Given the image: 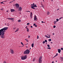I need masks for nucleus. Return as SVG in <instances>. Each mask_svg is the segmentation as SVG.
Listing matches in <instances>:
<instances>
[{
	"label": "nucleus",
	"instance_id": "nucleus-43",
	"mask_svg": "<svg viewBox=\"0 0 63 63\" xmlns=\"http://www.w3.org/2000/svg\"><path fill=\"white\" fill-rule=\"evenodd\" d=\"M48 36H50L51 35H50L49 34L48 35Z\"/></svg>",
	"mask_w": 63,
	"mask_h": 63
},
{
	"label": "nucleus",
	"instance_id": "nucleus-46",
	"mask_svg": "<svg viewBox=\"0 0 63 63\" xmlns=\"http://www.w3.org/2000/svg\"><path fill=\"white\" fill-rule=\"evenodd\" d=\"M50 36H49L47 38H50Z\"/></svg>",
	"mask_w": 63,
	"mask_h": 63
},
{
	"label": "nucleus",
	"instance_id": "nucleus-31",
	"mask_svg": "<svg viewBox=\"0 0 63 63\" xmlns=\"http://www.w3.org/2000/svg\"><path fill=\"white\" fill-rule=\"evenodd\" d=\"M45 37H46V38H48V36H47V35H45Z\"/></svg>",
	"mask_w": 63,
	"mask_h": 63
},
{
	"label": "nucleus",
	"instance_id": "nucleus-13",
	"mask_svg": "<svg viewBox=\"0 0 63 63\" xmlns=\"http://www.w3.org/2000/svg\"><path fill=\"white\" fill-rule=\"evenodd\" d=\"M24 57L25 59H26V58H27V55H25L24 56Z\"/></svg>",
	"mask_w": 63,
	"mask_h": 63
},
{
	"label": "nucleus",
	"instance_id": "nucleus-19",
	"mask_svg": "<svg viewBox=\"0 0 63 63\" xmlns=\"http://www.w3.org/2000/svg\"><path fill=\"white\" fill-rule=\"evenodd\" d=\"M36 25V24H33V26L34 25L35 27H37V25Z\"/></svg>",
	"mask_w": 63,
	"mask_h": 63
},
{
	"label": "nucleus",
	"instance_id": "nucleus-52",
	"mask_svg": "<svg viewBox=\"0 0 63 63\" xmlns=\"http://www.w3.org/2000/svg\"><path fill=\"white\" fill-rule=\"evenodd\" d=\"M0 10H3V9H1Z\"/></svg>",
	"mask_w": 63,
	"mask_h": 63
},
{
	"label": "nucleus",
	"instance_id": "nucleus-28",
	"mask_svg": "<svg viewBox=\"0 0 63 63\" xmlns=\"http://www.w3.org/2000/svg\"><path fill=\"white\" fill-rule=\"evenodd\" d=\"M56 20H57V21H57H57H59V19H57Z\"/></svg>",
	"mask_w": 63,
	"mask_h": 63
},
{
	"label": "nucleus",
	"instance_id": "nucleus-50",
	"mask_svg": "<svg viewBox=\"0 0 63 63\" xmlns=\"http://www.w3.org/2000/svg\"><path fill=\"white\" fill-rule=\"evenodd\" d=\"M52 63H54V61H53L52 62Z\"/></svg>",
	"mask_w": 63,
	"mask_h": 63
},
{
	"label": "nucleus",
	"instance_id": "nucleus-20",
	"mask_svg": "<svg viewBox=\"0 0 63 63\" xmlns=\"http://www.w3.org/2000/svg\"><path fill=\"white\" fill-rule=\"evenodd\" d=\"M27 29V32H29V29L27 28L26 29Z\"/></svg>",
	"mask_w": 63,
	"mask_h": 63
},
{
	"label": "nucleus",
	"instance_id": "nucleus-2",
	"mask_svg": "<svg viewBox=\"0 0 63 63\" xmlns=\"http://www.w3.org/2000/svg\"><path fill=\"white\" fill-rule=\"evenodd\" d=\"M29 53H30V51H29V50L27 49L24 52V54H28Z\"/></svg>",
	"mask_w": 63,
	"mask_h": 63
},
{
	"label": "nucleus",
	"instance_id": "nucleus-42",
	"mask_svg": "<svg viewBox=\"0 0 63 63\" xmlns=\"http://www.w3.org/2000/svg\"><path fill=\"white\" fill-rule=\"evenodd\" d=\"M26 41L27 42H28V40H27Z\"/></svg>",
	"mask_w": 63,
	"mask_h": 63
},
{
	"label": "nucleus",
	"instance_id": "nucleus-38",
	"mask_svg": "<svg viewBox=\"0 0 63 63\" xmlns=\"http://www.w3.org/2000/svg\"><path fill=\"white\" fill-rule=\"evenodd\" d=\"M29 24H30V23H27V25H29Z\"/></svg>",
	"mask_w": 63,
	"mask_h": 63
},
{
	"label": "nucleus",
	"instance_id": "nucleus-63",
	"mask_svg": "<svg viewBox=\"0 0 63 63\" xmlns=\"http://www.w3.org/2000/svg\"><path fill=\"white\" fill-rule=\"evenodd\" d=\"M11 3V2H9V3Z\"/></svg>",
	"mask_w": 63,
	"mask_h": 63
},
{
	"label": "nucleus",
	"instance_id": "nucleus-12",
	"mask_svg": "<svg viewBox=\"0 0 63 63\" xmlns=\"http://www.w3.org/2000/svg\"><path fill=\"white\" fill-rule=\"evenodd\" d=\"M11 54H13V53H14V51H13V50H11Z\"/></svg>",
	"mask_w": 63,
	"mask_h": 63
},
{
	"label": "nucleus",
	"instance_id": "nucleus-17",
	"mask_svg": "<svg viewBox=\"0 0 63 63\" xmlns=\"http://www.w3.org/2000/svg\"><path fill=\"white\" fill-rule=\"evenodd\" d=\"M32 47H34V43H33L32 44Z\"/></svg>",
	"mask_w": 63,
	"mask_h": 63
},
{
	"label": "nucleus",
	"instance_id": "nucleus-4",
	"mask_svg": "<svg viewBox=\"0 0 63 63\" xmlns=\"http://www.w3.org/2000/svg\"><path fill=\"white\" fill-rule=\"evenodd\" d=\"M15 6H16V8H19V4H16Z\"/></svg>",
	"mask_w": 63,
	"mask_h": 63
},
{
	"label": "nucleus",
	"instance_id": "nucleus-18",
	"mask_svg": "<svg viewBox=\"0 0 63 63\" xmlns=\"http://www.w3.org/2000/svg\"><path fill=\"white\" fill-rule=\"evenodd\" d=\"M7 1H4L2 2H1L0 3L1 4H4V3H3V2H7Z\"/></svg>",
	"mask_w": 63,
	"mask_h": 63
},
{
	"label": "nucleus",
	"instance_id": "nucleus-40",
	"mask_svg": "<svg viewBox=\"0 0 63 63\" xmlns=\"http://www.w3.org/2000/svg\"><path fill=\"white\" fill-rule=\"evenodd\" d=\"M30 36H28V38H30Z\"/></svg>",
	"mask_w": 63,
	"mask_h": 63
},
{
	"label": "nucleus",
	"instance_id": "nucleus-60",
	"mask_svg": "<svg viewBox=\"0 0 63 63\" xmlns=\"http://www.w3.org/2000/svg\"><path fill=\"white\" fill-rule=\"evenodd\" d=\"M9 25H8L7 26H9Z\"/></svg>",
	"mask_w": 63,
	"mask_h": 63
},
{
	"label": "nucleus",
	"instance_id": "nucleus-64",
	"mask_svg": "<svg viewBox=\"0 0 63 63\" xmlns=\"http://www.w3.org/2000/svg\"><path fill=\"white\" fill-rule=\"evenodd\" d=\"M31 48H30V49H31Z\"/></svg>",
	"mask_w": 63,
	"mask_h": 63
},
{
	"label": "nucleus",
	"instance_id": "nucleus-53",
	"mask_svg": "<svg viewBox=\"0 0 63 63\" xmlns=\"http://www.w3.org/2000/svg\"><path fill=\"white\" fill-rule=\"evenodd\" d=\"M51 44H52L53 43L52 42H51Z\"/></svg>",
	"mask_w": 63,
	"mask_h": 63
},
{
	"label": "nucleus",
	"instance_id": "nucleus-24",
	"mask_svg": "<svg viewBox=\"0 0 63 63\" xmlns=\"http://www.w3.org/2000/svg\"><path fill=\"white\" fill-rule=\"evenodd\" d=\"M18 21L19 22H21V20H19Z\"/></svg>",
	"mask_w": 63,
	"mask_h": 63
},
{
	"label": "nucleus",
	"instance_id": "nucleus-9",
	"mask_svg": "<svg viewBox=\"0 0 63 63\" xmlns=\"http://www.w3.org/2000/svg\"><path fill=\"white\" fill-rule=\"evenodd\" d=\"M7 19H9V20H12V21H14L13 19H14L13 18H7Z\"/></svg>",
	"mask_w": 63,
	"mask_h": 63
},
{
	"label": "nucleus",
	"instance_id": "nucleus-59",
	"mask_svg": "<svg viewBox=\"0 0 63 63\" xmlns=\"http://www.w3.org/2000/svg\"><path fill=\"white\" fill-rule=\"evenodd\" d=\"M26 47H27H27H27V46H26Z\"/></svg>",
	"mask_w": 63,
	"mask_h": 63
},
{
	"label": "nucleus",
	"instance_id": "nucleus-25",
	"mask_svg": "<svg viewBox=\"0 0 63 63\" xmlns=\"http://www.w3.org/2000/svg\"><path fill=\"white\" fill-rule=\"evenodd\" d=\"M41 5L42 6H40L41 7H44V5L43 4H42V3L41 4Z\"/></svg>",
	"mask_w": 63,
	"mask_h": 63
},
{
	"label": "nucleus",
	"instance_id": "nucleus-61",
	"mask_svg": "<svg viewBox=\"0 0 63 63\" xmlns=\"http://www.w3.org/2000/svg\"><path fill=\"white\" fill-rule=\"evenodd\" d=\"M25 40H27V39H25Z\"/></svg>",
	"mask_w": 63,
	"mask_h": 63
},
{
	"label": "nucleus",
	"instance_id": "nucleus-29",
	"mask_svg": "<svg viewBox=\"0 0 63 63\" xmlns=\"http://www.w3.org/2000/svg\"><path fill=\"white\" fill-rule=\"evenodd\" d=\"M48 49H51V48L50 47H48L47 48Z\"/></svg>",
	"mask_w": 63,
	"mask_h": 63
},
{
	"label": "nucleus",
	"instance_id": "nucleus-41",
	"mask_svg": "<svg viewBox=\"0 0 63 63\" xmlns=\"http://www.w3.org/2000/svg\"><path fill=\"white\" fill-rule=\"evenodd\" d=\"M37 39H39V36L37 35Z\"/></svg>",
	"mask_w": 63,
	"mask_h": 63
},
{
	"label": "nucleus",
	"instance_id": "nucleus-35",
	"mask_svg": "<svg viewBox=\"0 0 63 63\" xmlns=\"http://www.w3.org/2000/svg\"><path fill=\"white\" fill-rule=\"evenodd\" d=\"M45 41H44L43 42V44H45Z\"/></svg>",
	"mask_w": 63,
	"mask_h": 63
},
{
	"label": "nucleus",
	"instance_id": "nucleus-3",
	"mask_svg": "<svg viewBox=\"0 0 63 63\" xmlns=\"http://www.w3.org/2000/svg\"><path fill=\"white\" fill-rule=\"evenodd\" d=\"M43 58V57L41 56L39 58V63H42V59Z\"/></svg>",
	"mask_w": 63,
	"mask_h": 63
},
{
	"label": "nucleus",
	"instance_id": "nucleus-30",
	"mask_svg": "<svg viewBox=\"0 0 63 63\" xmlns=\"http://www.w3.org/2000/svg\"><path fill=\"white\" fill-rule=\"evenodd\" d=\"M47 46L48 47H50V46L48 44L47 45Z\"/></svg>",
	"mask_w": 63,
	"mask_h": 63
},
{
	"label": "nucleus",
	"instance_id": "nucleus-49",
	"mask_svg": "<svg viewBox=\"0 0 63 63\" xmlns=\"http://www.w3.org/2000/svg\"><path fill=\"white\" fill-rule=\"evenodd\" d=\"M26 12H30V11H27Z\"/></svg>",
	"mask_w": 63,
	"mask_h": 63
},
{
	"label": "nucleus",
	"instance_id": "nucleus-7",
	"mask_svg": "<svg viewBox=\"0 0 63 63\" xmlns=\"http://www.w3.org/2000/svg\"><path fill=\"white\" fill-rule=\"evenodd\" d=\"M34 19V20H37V17H36V15L35 16Z\"/></svg>",
	"mask_w": 63,
	"mask_h": 63
},
{
	"label": "nucleus",
	"instance_id": "nucleus-54",
	"mask_svg": "<svg viewBox=\"0 0 63 63\" xmlns=\"http://www.w3.org/2000/svg\"><path fill=\"white\" fill-rule=\"evenodd\" d=\"M52 34H53V35H54V33H53Z\"/></svg>",
	"mask_w": 63,
	"mask_h": 63
},
{
	"label": "nucleus",
	"instance_id": "nucleus-26",
	"mask_svg": "<svg viewBox=\"0 0 63 63\" xmlns=\"http://www.w3.org/2000/svg\"><path fill=\"white\" fill-rule=\"evenodd\" d=\"M35 58H33V61H35Z\"/></svg>",
	"mask_w": 63,
	"mask_h": 63
},
{
	"label": "nucleus",
	"instance_id": "nucleus-11",
	"mask_svg": "<svg viewBox=\"0 0 63 63\" xmlns=\"http://www.w3.org/2000/svg\"><path fill=\"white\" fill-rule=\"evenodd\" d=\"M58 52L59 53H60V52H61V49H58Z\"/></svg>",
	"mask_w": 63,
	"mask_h": 63
},
{
	"label": "nucleus",
	"instance_id": "nucleus-10",
	"mask_svg": "<svg viewBox=\"0 0 63 63\" xmlns=\"http://www.w3.org/2000/svg\"><path fill=\"white\" fill-rule=\"evenodd\" d=\"M21 59H22V60H25L24 58V57L23 56L22 57H21Z\"/></svg>",
	"mask_w": 63,
	"mask_h": 63
},
{
	"label": "nucleus",
	"instance_id": "nucleus-22",
	"mask_svg": "<svg viewBox=\"0 0 63 63\" xmlns=\"http://www.w3.org/2000/svg\"><path fill=\"white\" fill-rule=\"evenodd\" d=\"M19 29H17L15 31V32H17V31H18Z\"/></svg>",
	"mask_w": 63,
	"mask_h": 63
},
{
	"label": "nucleus",
	"instance_id": "nucleus-1",
	"mask_svg": "<svg viewBox=\"0 0 63 63\" xmlns=\"http://www.w3.org/2000/svg\"><path fill=\"white\" fill-rule=\"evenodd\" d=\"M8 27H7L4 28L0 30V36L2 38H4V36L5 32H3V31H5V30H8Z\"/></svg>",
	"mask_w": 63,
	"mask_h": 63
},
{
	"label": "nucleus",
	"instance_id": "nucleus-15",
	"mask_svg": "<svg viewBox=\"0 0 63 63\" xmlns=\"http://www.w3.org/2000/svg\"><path fill=\"white\" fill-rule=\"evenodd\" d=\"M32 13H31L30 17L31 18H32Z\"/></svg>",
	"mask_w": 63,
	"mask_h": 63
},
{
	"label": "nucleus",
	"instance_id": "nucleus-27",
	"mask_svg": "<svg viewBox=\"0 0 63 63\" xmlns=\"http://www.w3.org/2000/svg\"><path fill=\"white\" fill-rule=\"evenodd\" d=\"M21 44H22V46H24V45H23V43L22 42H21Z\"/></svg>",
	"mask_w": 63,
	"mask_h": 63
},
{
	"label": "nucleus",
	"instance_id": "nucleus-44",
	"mask_svg": "<svg viewBox=\"0 0 63 63\" xmlns=\"http://www.w3.org/2000/svg\"><path fill=\"white\" fill-rule=\"evenodd\" d=\"M31 28H33V27L32 26H31Z\"/></svg>",
	"mask_w": 63,
	"mask_h": 63
},
{
	"label": "nucleus",
	"instance_id": "nucleus-55",
	"mask_svg": "<svg viewBox=\"0 0 63 63\" xmlns=\"http://www.w3.org/2000/svg\"><path fill=\"white\" fill-rule=\"evenodd\" d=\"M9 12V11H6V12Z\"/></svg>",
	"mask_w": 63,
	"mask_h": 63
},
{
	"label": "nucleus",
	"instance_id": "nucleus-47",
	"mask_svg": "<svg viewBox=\"0 0 63 63\" xmlns=\"http://www.w3.org/2000/svg\"><path fill=\"white\" fill-rule=\"evenodd\" d=\"M3 63H6V62H3Z\"/></svg>",
	"mask_w": 63,
	"mask_h": 63
},
{
	"label": "nucleus",
	"instance_id": "nucleus-39",
	"mask_svg": "<svg viewBox=\"0 0 63 63\" xmlns=\"http://www.w3.org/2000/svg\"><path fill=\"white\" fill-rule=\"evenodd\" d=\"M25 28H26V29H27V28H27V26H26L25 27Z\"/></svg>",
	"mask_w": 63,
	"mask_h": 63
},
{
	"label": "nucleus",
	"instance_id": "nucleus-36",
	"mask_svg": "<svg viewBox=\"0 0 63 63\" xmlns=\"http://www.w3.org/2000/svg\"><path fill=\"white\" fill-rule=\"evenodd\" d=\"M61 50H63V48H61Z\"/></svg>",
	"mask_w": 63,
	"mask_h": 63
},
{
	"label": "nucleus",
	"instance_id": "nucleus-45",
	"mask_svg": "<svg viewBox=\"0 0 63 63\" xmlns=\"http://www.w3.org/2000/svg\"><path fill=\"white\" fill-rule=\"evenodd\" d=\"M16 28H14V29H16Z\"/></svg>",
	"mask_w": 63,
	"mask_h": 63
},
{
	"label": "nucleus",
	"instance_id": "nucleus-14",
	"mask_svg": "<svg viewBox=\"0 0 63 63\" xmlns=\"http://www.w3.org/2000/svg\"><path fill=\"white\" fill-rule=\"evenodd\" d=\"M58 55V53H56V55L53 58H54V57H56Z\"/></svg>",
	"mask_w": 63,
	"mask_h": 63
},
{
	"label": "nucleus",
	"instance_id": "nucleus-33",
	"mask_svg": "<svg viewBox=\"0 0 63 63\" xmlns=\"http://www.w3.org/2000/svg\"><path fill=\"white\" fill-rule=\"evenodd\" d=\"M53 27V28H55L56 27V26H54Z\"/></svg>",
	"mask_w": 63,
	"mask_h": 63
},
{
	"label": "nucleus",
	"instance_id": "nucleus-21",
	"mask_svg": "<svg viewBox=\"0 0 63 63\" xmlns=\"http://www.w3.org/2000/svg\"><path fill=\"white\" fill-rule=\"evenodd\" d=\"M48 41L49 42H50V41H51V39H48Z\"/></svg>",
	"mask_w": 63,
	"mask_h": 63
},
{
	"label": "nucleus",
	"instance_id": "nucleus-16",
	"mask_svg": "<svg viewBox=\"0 0 63 63\" xmlns=\"http://www.w3.org/2000/svg\"><path fill=\"white\" fill-rule=\"evenodd\" d=\"M47 15H49V11L47 12Z\"/></svg>",
	"mask_w": 63,
	"mask_h": 63
},
{
	"label": "nucleus",
	"instance_id": "nucleus-58",
	"mask_svg": "<svg viewBox=\"0 0 63 63\" xmlns=\"http://www.w3.org/2000/svg\"><path fill=\"white\" fill-rule=\"evenodd\" d=\"M59 10V9H58L57 10Z\"/></svg>",
	"mask_w": 63,
	"mask_h": 63
},
{
	"label": "nucleus",
	"instance_id": "nucleus-62",
	"mask_svg": "<svg viewBox=\"0 0 63 63\" xmlns=\"http://www.w3.org/2000/svg\"><path fill=\"white\" fill-rule=\"evenodd\" d=\"M15 0H13V2H14V1H15Z\"/></svg>",
	"mask_w": 63,
	"mask_h": 63
},
{
	"label": "nucleus",
	"instance_id": "nucleus-51",
	"mask_svg": "<svg viewBox=\"0 0 63 63\" xmlns=\"http://www.w3.org/2000/svg\"><path fill=\"white\" fill-rule=\"evenodd\" d=\"M41 22L42 23H43L44 22H43V21H41Z\"/></svg>",
	"mask_w": 63,
	"mask_h": 63
},
{
	"label": "nucleus",
	"instance_id": "nucleus-37",
	"mask_svg": "<svg viewBox=\"0 0 63 63\" xmlns=\"http://www.w3.org/2000/svg\"><path fill=\"white\" fill-rule=\"evenodd\" d=\"M62 18V17H61L59 19V20H60V19H61Z\"/></svg>",
	"mask_w": 63,
	"mask_h": 63
},
{
	"label": "nucleus",
	"instance_id": "nucleus-32",
	"mask_svg": "<svg viewBox=\"0 0 63 63\" xmlns=\"http://www.w3.org/2000/svg\"><path fill=\"white\" fill-rule=\"evenodd\" d=\"M45 43H47V40H45Z\"/></svg>",
	"mask_w": 63,
	"mask_h": 63
},
{
	"label": "nucleus",
	"instance_id": "nucleus-6",
	"mask_svg": "<svg viewBox=\"0 0 63 63\" xmlns=\"http://www.w3.org/2000/svg\"><path fill=\"white\" fill-rule=\"evenodd\" d=\"M21 10H22V7H19L18 9V11H21Z\"/></svg>",
	"mask_w": 63,
	"mask_h": 63
},
{
	"label": "nucleus",
	"instance_id": "nucleus-48",
	"mask_svg": "<svg viewBox=\"0 0 63 63\" xmlns=\"http://www.w3.org/2000/svg\"><path fill=\"white\" fill-rule=\"evenodd\" d=\"M35 5V4L34 3H33V4H32V5Z\"/></svg>",
	"mask_w": 63,
	"mask_h": 63
},
{
	"label": "nucleus",
	"instance_id": "nucleus-57",
	"mask_svg": "<svg viewBox=\"0 0 63 63\" xmlns=\"http://www.w3.org/2000/svg\"><path fill=\"white\" fill-rule=\"evenodd\" d=\"M34 6H37V5L36 4H35L34 5Z\"/></svg>",
	"mask_w": 63,
	"mask_h": 63
},
{
	"label": "nucleus",
	"instance_id": "nucleus-8",
	"mask_svg": "<svg viewBox=\"0 0 63 63\" xmlns=\"http://www.w3.org/2000/svg\"><path fill=\"white\" fill-rule=\"evenodd\" d=\"M15 10L14 9H11V12H15Z\"/></svg>",
	"mask_w": 63,
	"mask_h": 63
},
{
	"label": "nucleus",
	"instance_id": "nucleus-34",
	"mask_svg": "<svg viewBox=\"0 0 63 63\" xmlns=\"http://www.w3.org/2000/svg\"><path fill=\"white\" fill-rule=\"evenodd\" d=\"M2 32L3 33H4V32H6L5 31H3Z\"/></svg>",
	"mask_w": 63,
	"mask_h": 63
},
{
	"label": "nucleus",
	"instance_id": "nucleus-23",
	"mask_svg": "<svg viewBox=\"0 0 63 63\" xmlns=\"http://www.w3.org/2000/svg\"><path fill=\"white\" fill-rule=\"evenodd\" d=\"M56 22H57V21H54V24H56Z\"/></svg>",
	"mask_w": 63,
	"mask_h": 63
},
{
	"label": "nucleus",
	"instance_id": "nucleus-56",
	"mask_svg": "<svg viewBox=\"0 0 63 63\" xmlns=\"http://www.w3.org/2000/svg\"><path fill=\"white\" fill-rule=\"evenodd\" d=\"M57 62V61H56V62Z\"/></svg>",
	"mask_w": 63,
	"mask_h": 63
},
{
	"label": "nucleus",
	"instance_id": "nucleus-5",
	"mask_svg": "<svg viewBox=\"0 0 63 63\" xmlns=\"http://www.w3.org/2000/svg\"><path fill=\"white\" fill-rule=\"evenodd\" d=\"M34 7H37L36 6H35V5H32V6L31 7V8L32 9H35V8Z\"/></svg>",
	"mask_w": 63,
	"mask_h": 63
}]
</instances>
